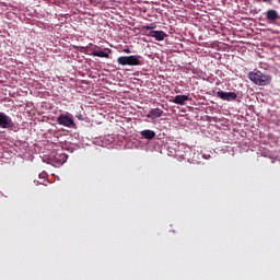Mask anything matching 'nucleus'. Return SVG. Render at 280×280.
I'll use <instances>...</instances> for the list:
<instances>
[{
  "instance_id": "nucleus-1",
  "label": "nucleus",
  "mask_w": 280,
  "mask_h": 280,
  "mask_svg": "<svg viewBox=\"0 0 280 280\" xmlns=\"http://www.w3.org/2000/svg\"><path fill=\"white\" fill-rule=\"evenodd\" d=\"M248 78L252 82H254V84H257L258 86H268V84L272 81L271 75L262 73L261 71L249 72Z\"/></svg>"
},
{
  "instance_id": "nucleus-2",
  "label": "nucleus",
  "mask_w": 280,
  "mask_h": 280,
  "mask_svg": "<svg viewBox=\"0 0 280 280\" xmlns=\"http://www.w3.org/2000/svg\"><path fill=\"white\" fill-rule=\"evenodd\" d=\"M118 65L121 67H139L141 65V56L139 55H131V56H121L117 59Z\"/></svg>"
},
{
  "instance_id": "nucleus-3",
  "label": "nucleus",
  "mask_w": 280,
  "mask_h": 280,
  "mask_svg": "<svg viewBox=\"0 0 280 280\" xmlns=\"http://www.w3.org/2000/svg\"><path fill=\"white\" fill-rule=\"evenodd\" d=\"M67 159H69V155H67V153H62V151H54L49 155L50 165L54 167L65 165V163H67Z\"/></svg>"
},
{
  "instance_id": "nucleus-4",
  "label": "nucleus",
  "mask_w": 280,
  "mask_h": 280,
  "mask_svg": "<svg viewBox=\"0 0 280 280\" xmlns=\"http://www.w3.org/2000/svg\"><path fill=\"white\" fill-rule=\"evenodd\" d=\"M0 128L10 129L14 128V121L8 114L0 112Z\"/></svg>"
},
{
  "instance_id": "nucleus-5",
  "label": "nucleus",
  "mask_w": 280,
  "mask_h": 280,
  "mask_svg": "<svg viewBox=\"0 0 280 280\" xmlns=\"http://www.w3.org/2000/svg\"><path fill=\"white\" fill-rule=\"evenodd\" d=\"M57 122L59 126H66V128H71L73 126V117L69 114H61L57 117Z\"/></svg>"
},
{
  "instance_id": "nucleus-6",
  "label": "nucleus",
  "mask_w": 280,
  "mask_h": 280,
  "mask_svg": "<svg viewBox=\"0 0 280 280\" xmlns=\"http://www.w3.org/2000/svg\"><path fill=\"white\" fill-rule=\"evenodd\" d=\"M217 97H220L223 102H233L234 100H237V94L235 92L218 91Z\"/></svg>"
},
{
  "instance_id": "nucleus-7",
  "label": "nucleus",
  "mask_w": 280,
  "mask_h": 280,
  "mask_svg": "<svg viewBox=\"0 0 280 280\" xmlns=\"http://www.w3.org/2000/svg\"><path fill=\"white\" fill-rule=\"evenodd\" d=\"M145 36H151V38H155V40H165L167 37V34L163 31H150L149 33H145Z\"/></svg>"
},
{
  "instance_id": "nucleus-8",
  "label": "nucleus",
  "mask_w": 280,
  "mask_h": 280,
  "mask_svg": "<svg viewBox=\"0 0 280 280\" xmlns=\"http://www.w3.org/2000/svg\"><path fill=\"white\" fill-rule=\"evenodd\" d=\"M148 119H159V117H163V109L156 107L152 108L147 115Z\"/></svg>"
},
{
  "instance_id": "nucleus-9",
  "label": "nucleus",
  "mask_w": 280,
  "mask_h": 280,
  "mask_svg": "<svg viewBox=\"0 0 280 280\" xmlns=\"http://www.w3.org/2000/svg\"><path fill=\"white\" fill-rule=\"evenodd\" d=\"M279 19V12L277 10H268L266 12V20L269 21V23H275V21H278Z\"/></svg>"
},
{
  "instance_id": "nucleus-10",
  "label": "nucleus",
  "mask_w": 280,
  "mask_h": 280,
  "mask_svg": "<svg viewBox=\"0 0 280 280\" xmlns=\"http://www.w3.org/2000/svg\"><path fill=\"white\" fill-rule=\"evenodd\" d=\"M189 101V96L187 95H176L173 98V104H178L179 106H185V103Z\"/></svg>"
},
{
  "instance_id": "nucleus-11",
  "label": "nucleus",
  "mask_w": 280,
  "mask_h": 280,
  "mask_svg": "<svg viewBox=\"0 0 280 280\" xmlns=\"http://www.w3.org/2000/svg\"><path fill=\"white\" fill-rule=\"evenodd\" d=\"M140 136L142 137V139H148L149 141H152V139H154V137H156V132L150 130V129H145L140 131Z\"/></svg>"
},
{
  "instance_id": "nucleus-12",
  "label": "nucleus",
  "mask_w": 280,
  "mask_h": 280,
  "mask_svg": "<svg viewBox=\"0 0 280 280\" xmlns=\"http://www.w3.org/2000/svg\"><path fill=\"white\" fill-rule=\"evenodd\" d=\"M92 56H95L97 58H109L108 52H106L104 50H95L92 52Z\"/></svg>"
},
{
  "instance_id": "nucleus-13",
  "label": "nucleus",
  "mask_w": 280,
  "mask_h": 280,
  "mask_svg": "<svg viewBox=\"0 0 280 280\" xmlns=\"http://www.w3.org/2000/svg\"><path fill=\"white\" fill-rule=\"evenodd\" d=\"M145 30H147V31L156 30V25H155V24L142 25V26H141V32H143L144 34H147V33H145Z\"/></svg>"
},
{
  "instance_id": "nucleus-14",
  "label": "nucleus",
  "mask_w": 280,
  "mask_h": 280,
  "mask_svg": "<svg viewBox=\"0 0 280 280\" xmlns=\"http://www.w3.org/2000/svg\"><path fill=\"white\" fill-rule=\"evenodd\" d=\"M203 159L209 160V159H211V155L210 154H203Z\"/></svg>"
},
{
  "instance_id": "nucleus-15",
  "label": "nucleus",
  "mask_w": 280,
  "mask_h": 280,
  "mask_svg": "<svg viewBox=\"0 0 280 280\" xmlns=\"http://www.w3.org/2000/svg\"><path fill=\"white\" fill-rule=\"evenodd\" d=\"M125 54H131L130 49L126 48L124 49Z\"/></svg>"
},
{
  "instance_id": "nucleus-16",
  "label": "nucleus",
  "mask_w": 280,
  "mask_h": 280,
  "mask_svg": "<svg viewBox=\"0 0 280 280\" xmlns=\"http://www.w3.org/2000/svg\"><path fill=\"white\" fill-rule=\"evenodd\" d=\"M262 1H265V2H266V1H272V0H262Z\"/></svg>"
}]
</instances>
